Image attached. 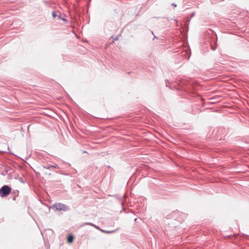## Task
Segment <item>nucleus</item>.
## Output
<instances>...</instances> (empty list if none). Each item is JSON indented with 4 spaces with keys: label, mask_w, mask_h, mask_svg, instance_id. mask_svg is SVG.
I'll use <instances>...</instances> for the list:
<instances>
[{
    "label": "nucleus",
    "mask_w": 249,
    "mask_h": 249,
    "mask_svg": "<svg viewBox=\"0 0 249 249\" xmlns=\"http://www.w3.org/2000/svg\"><path fill=\"white\" fill-rule=\"evenodd\" d=\"M11 192V188L7 185L2 186L0 189V196L5 197L7 196Z\"/></svg>",
    "instance_id": "2"
},
{
    "label": "nucleus",
    "mask_w": 249,
    "mask_h": 249,
    "mask_svg": "<svg viewBox=\"0 0 249 249\" xmlns=\"http://www.w3.org/2000/svg\"><path fill=\"white\" fill-rule=\"evenodd\" d=\"M52 16L53 17V18H55L57 17V14H56V12H53L52 13Z\"/></svg>",
    "instance_id": "6"
},
{
    "label": "nucleus",
    "mask_w": 249,
    "mask_h": 249,
    "mask_svg": "<svg viewBox=\"0 0 249 249\" xmlns=\"http://www.w3.org/2000/svg\"><path fill=\"white\" fill-rule=\"evenodd\" d=\"M73 236L72 235H69L67 238V241L69 243H71L73 242Z\"/></svg>",
    "instance_id": "3"
},
{
    "label": "nucleus",
    "mask_w": 249,
    "mask_h": 249,
    "mask_svg": "<svg viewBox=\"0 0 249 249\" xmlns=\"http://www.w3.org/2000/svg\"><path fill=\"white\" fill-rule=\"evenodd\" d=\"M111 38H112V42H114V40H117L118 39V37L116 36L115 38H113V37H111Z\"/></svg>",
    "instance_id": "7"
},
{
    "label": "nucleus",
    "mask_w": 249,
    "mask_h": 249,
    "mask_svg": "<svg viewBox=\"0 0 249 249\" xmlns=\"http://www.w3.org/2000/svg\"><path fill=\"white\" fill-rule=\"evenodd\" d=\"M213 50H214V48H212Z\"/></svg>",
    "instance_id": "9"
},
{
    "label": "nucleus",
    "mask_w": 249,
    "mask_h": 249,
    "mask_svg": "<svg viewBox=\"0 0 249 249\" xmlns=\"http://www.w3.org/2000/svg\"><path fill=\"white\" fill-rule=\"evenodd\" d=\"M52 167L57 168L58 167V166H57V165L56 164H55L54 165H50L49 166H47V167H44V168L47 169H50Z\"/></svg>",
    "instance_id": "4"
},
{
    "label": "nucleus",
    "mask_w": 249,
    "mask_h": 249,
    "mask_svg": "<svg viewBox=\"0 0 249 249\" xmlns=\"http://www.w3.org/2000/svg\"><path fill=\"white\" fill-rule=\"evenodd\" d=\"M51 208L55 211H63L65 212L69 210L68 206L61 203H55L53 204L51 206Z\"/></svg>",
    "instance_id": "1"
},
{
    "label": "nucleus",
    "mask_w": 249,
    "mask_h": 249,
    "mask_svg": "<svg viewBox=\"0 0 249 249\" xmlns=\"http://www.w3.org/2000/svg\"><path fill=\"white\" fill-rule=\"evenodd\" d=\"M107 232L110 233L111 232L110 231H107Z\"/></svg>",
    "instance_id": "11"
},
{
    "label": "nucleus",
    "mask_w": 249,
    "mask_h": 249,
    "mask_svg": "<svg viewBox=\"0 0 249 249\" xmlns=\"http://www.w3.org/2000/svg\"><path fill=\"white\" fill-rule=\"evenodd\" d=\"M83 225H90V226H91L92 227H95L96 228H97V227L96 226H95L94 224L92 223H89V222L85 223Z\"/></svg>",
    "instance_id": "5"
},
{
    "label": "nucleus",
    "mask_w": 249,
    "mask_h": 249,
    "mask_svg": "<svg viewBox=\"0 0 249 249\" xmlns=\"http://www.w3.org/2000/svg\"><path fill=\"white\" fill-rule=\"evenodd\" d=\"M63 20H66V19L65 18H63L62 19Z\"/></svg>",
    "instance_id": "10"
},
{
    "label": "nucleus",
    "mask_w": 249,
    "mask_h": 249,
    "mask_svg": "<svg viewBox=\"0 0 249 249\" xmlns=\"http://www.w3.org/2000/svg\"><path fill=\"white\" fill-rule=\"evenodd\" d=\"M172 5L174 6V7H177V4H176L175 3H172Z\"/></svg>",
    "instance_id": "8"
}]
</instances>
